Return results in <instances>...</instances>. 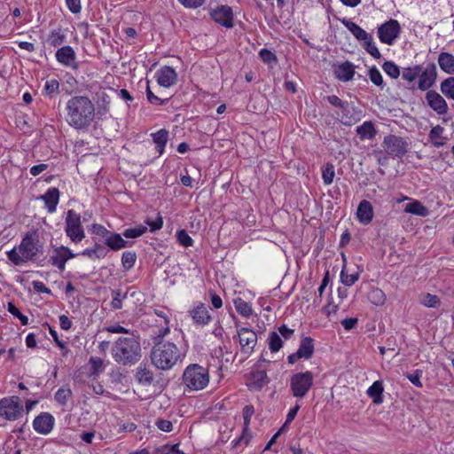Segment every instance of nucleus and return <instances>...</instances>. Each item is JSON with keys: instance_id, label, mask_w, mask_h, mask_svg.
<instances>
[{"instance_id": "1", "label": "nucleus", "mask_w": 454, "mask_h": 454, "mask_svg": "<svg viewBox=\"0 0 454 454\" xmlns=\"http://www.w3.org/2000/svg\"><path fill=\"white\" fill-rule=\"evenodd\" d=\"M67 112L68 124L75 129H83L93 121L95 107L88 97L74 96L67 101Z\"/></svg>"}, {"instance_id": "2", "label": "nucleus", "mask_w": 454, "mask_h": 454, "mask_svg": "<svg viewBox=\"0 0 454 454\" xmlns=\"http://www.w3.org/2000/svg\"><path fill=\"white\" fill-rule=\"evenodd\" d=\"M42 249L37 231L32 230L26 233L18 247H13L6 254L14 265L20 266L29 261H35Z\"/></svg>"}, {"instance_id": "3", "label": "nucleus", "mask_w": 454, "mask_h": 454, "mask_svg": "<svg viewBox=\"0 0 454 454\" xmlns=\"http://www.w3.org/2000/svg\"><path fill=\"white\" fill-rule=\"evenodd\" d=\"M114 360L121 365L137 363L142 356L140 342L134 337L118 338L111 348Z\"/></svg>"}, {"instance_id": "4", "label": "nucleus", "mask_w": 454, "mask_h": 454, "mask_svg": "<svg viewBox=\"0 0 454 454\" xmlns=\"http://www.w3.org/2000/svg\"><path fill=\"white\" fill-rule=\"evenodd\" d=\"M150 357L152 364L158 369L169 370L180 358V351L173 342L158 341L153 347Z\"/></svg>"}, {"instance_id": "5", "label": "nucleus", "mask_w": 454, "mask_h": 454, "mask_svg": "<svg viewBox=\"0 0 454 454\" xmlns=\"http://www.w3.org/2000/svg\"><path fill=\"white\" fill-rule=\"evenodd\" d=\"M182 378L184 384L191 390L204 389L209 382L208 370L197 364L188 365Z\"/></svg>"}, {"instance_id": "6", "label": "nucleus", "mask_w": 454, "mask_h": 454, "mask_svg": "<svg viewBox=\"0 0 454 454\" xmlns=\"http://www.w3.org/2000/svg\"><path fill=\"white\" fill-rule=\"evenodd\" d=\"M314 375L311 372L294 373L290 379V388L294 397L303 398L313 385Z\"/></svg>"}, {"instance_id": "7", "label": "nucleus", "mask_w": 454, "mask_h": 454, "mask_svg": "<svg viewBox=\"0 0 454 454\" xmlns=\"http://www.w3.org/2000/svg\"><path fill=\"white\" fill-rule=\"evenodd\" d=\"M65 231L74 243L81 242L85 237L81 215L73 209H69L67 213Z\"/></svg>"}, {"instance_id": "8", "label": "nucleus", "mask_w": 454, "mask_h": 454, "mask_svg": "<svg viewBox=\"0 0 454 454\" xmlns=\"http://www.w3.org/2000/svg\"><path fill=\"white\" fill-rule=\"evenodd\" d=\"M23 411V405L19 396L13 395L0 400V417L7 420L18 419L21 417Z\"/></svg>"}, {"instance_id": "9", "label": "nucleus", "mask_w": 454, "mask_h": 454, "mask_svg": "<svg viewBox=\"0 0 454 454\" xmlns=\"http://www.w3.org/2000/svg\"><path fill=\"white\" fill-rule=\"evenodd\" d=\"M382 145L388 155L396 158H403L409 148V144L405 139L395 135L385 137Z\"/></svg>"}, {"instance_id": "10", "label": "nucleus", "mask_w": 454, "mask_h": 454, "mask_svg": "<svg viewBox=\"0 0 454 454\" xmlns=\"http://www.w3.org/2000/svg\"><path fill=\"white\" fill-rule=\"evenodd\" d=\"M401 27L396 20H389L378 27L380 40L386 44L392 45L399 36Z\"/></svg>"}, {"instance_id": "11", "label": "nucleus", "mask_w": 454, "mask_h": 454, "mask_svg": "<svg viewBox=\"0 0 454 454\" xmlns=\"http://www.w3.org/2000/svg\"><path fill=\"white\" fill-rule=\"evenodd\" d=\"M76 255L67 247L60 246L53 248L50 261L53 266L58 267L60 271H63L66 268V262Z\"/></svg>"}, {"instance_id": "12", "label": "nucleus", "mask_w": 454, "mask_h": 454, "mask_svg": "<svg viewBox=\"0 0 454 454\" xmlns=\"http://www.w3.org/2000/svg\"><path fill=\"white\" fill-rule=\"evenodd\" d=\"M238 336L241 351L247 355L252 353L257 342L256 333L249 328L243 327L238 331Z\"/></svg>"}, {"instance_id": "13", "label": "nucleus", "mask_w": 454, "mask_h": 454, "mask_svg": "<svg viewBox=\"0 0 454 454\" xmlns=\"http://www.w3.org/2000/svg\"><path fill=\"white\" fill-rule=\"evenodd\" d=\"M437 77L436 66L434 63H428L427 67L422 69L419 75V85L418 88L420 90H427L435 82Z\"/></svg>"}, {"instance_id": "14", "label": "nucleus", "mask_w": 454, "mask_h": 454, "mask_svg": "<svg viewBox=\"0 0 454 454\" xmlns=\"http://www.w3.org/2000/svg\"><path fill=\"white\" fill-rule=\"evenodd\" d=\"M211 18L222 26L231 28L233 27V12L230 6L221 5L210 12Z\"/></svg>"}, {"instance_id": "15", "label": "nucleus", "mask_w": 454, "mask_h": 454, "mask_svg": "<svg viewBox=\"0 0 454 454\" xmlns=\"http://www.w3.org/2000/svg\"><path fill=\"white\" fill-rule=\"evenodd\" d=\"M56 59L59 63L65 67H71L73 69L78 68L76 62V54L74 50L69 46H62L55 53Z\"/></svg>"}, {"instance_id": "16", "label": "nucleus", "mask_w": 454, "mask_h": 454, "mask_svg": "<svg viewBox=\"0 0 454 454\" xmlns=\"http://www.w3.org/2000/svg\"><path fill=\"white\" fill-rule=\"evenodd\" d=\"M340 112L337 113L340 116V121L344 124L350 126L357 120H359L360 112H357L352 103L344 101L341 106L339 107Z\"/></svg>"}, {"instance_id": "17", "label": "nucleus", "mask_w": 454, "mask_h": 454, "mask_svg": "<svg viewBox=\"0 0 454 454\" xmlns=\"http://www.w3.org/2000/svg\"><path fill=\"white\" fill-rule=\"evenodd\" d=\"M54 426V418L48 412H42L33 421L34 429L42 434H49Z\"/></svg>"}, {"instance_id": "18", "label": "nucleus", "mask_w": 454, "mask_h": 454, "mask_svg": "<svg viewBox=\"0 0 454 454\" xmlns=\"http://www.w3.org/2000/svg\"><path fill=\"white\" fill-rule=\"evenodd\" d=\"M427 105L438 114H445L448 112V105L445 99L436 91L428 90L426 94Z\"/></svg>"}, {"instance_id": "19", "label": "nucleus", "mask_w": 454, "mask_h": 454, "mask_svg": "<svg viewBox=\"0 0 454 454\" xmlns=\"http://www.w3.org/2000/svg\"><path fill=\"white\" fill-rule=\"evenodd\" d=\"M189 313L196 325H206L211 321L208 309L204 303L200 302Z\"/></svg>"}, {"instance_id": "20", "label": "nucleus", "mask_w": 454, "mask_h": 454, "mask_svg": "<svg viewBox=\"0 0 454 454\" xmlns=\"http://www.w3.org/2000/svg\"><path fill=\"white\" fill-rule=\"evenodd\" d=\"M176 73L171 67L165 66L157 72V82L160 86L168 88L176 82Z\"/></svg>"}, {"instance_id": "21", "label": "nucleus", "mask_w": 454, "mask_h": 454, "mask_svg": "<svg viewBox=\"0 0 454 454\" xmlns=\"http://www.w3.org/2000/svg\"><path fill=\"white\" fill-rule=\"evenodd\" d=\"M59 191L58 188H50L40 199L44 202L49 213H54L59 200Z\"/></svg>"}, {"instance_id": "22", "label": "nucleus", "mask_w": 454, "mask_h": 454, "mask_svg": "<svg viewBox=\"0 0 454 454\" xmlns=\"http://www.w3.org/2000/svg\"><path fill=\"white\" fill-rule=\"evenodd\" d=\"M356 216L358 221L363 224H368L373 217V208L370 201L362 200L357 207Z\"/></svg>"}, {"instance_id": "23", "label": "nucleus", "mask_w": 454, "mask_h": 454, "mask_svg": "<svg viewBox=\"0 0 454 454\" xmlns=\"http://www.w3.org/2000/svg\"><path fill=\"white\" fill-rule=\"evenodd\" d=\"M248 387L259 391L269 383V378L265 371L252 372L249 378Z\"/></svg>"}, {"instance_id": "24", "label": "nucleus", "mask_w": 454, "mask_h": 454, "mask_svg": "<svg viewBox=\"0 0 454 454\" xmlns=\"http://www.w3.org/2000/svg\"><path fill=\"white\" fill-rule=\"evenodd\" d=\"M334 74L340 81L348 82L354 77L355 67L351 62L345 61L335 67Z\"/></svg>"}, {"instance_id": "25", "label": "nucleus", "mask_w": 454, "mask_h": 454, "mask_svg": "<svg viewBox=\"0 0 454 454\" xmlns=\"http://www.w3.org/2000/svg\"><path fill=\"white\" fill-rule=\"evenodd\" d=\"M342 24L356 37V40L364 42V40L370 39L371 35L355 22L348 20H343Z\"/></svg>"}, {"instance_id": "26", "label": "nucleus", "mask_w": 454, "mask_h": 454, "mask_svg": "<svg viewBox=\"0 0 454 454\" xmlns=\"http://www.w3.org/2000/svg\"><path fill=\"white\" fill-rule=\"evenodd\" d=\"M440 68L449 74H454V56L449 52H442L438 56Z\"/></svg>"}, {"instance_id": "27", "label": "nucleus", "mask_w": 454, "mask_h": 454, "mask_svg": "<svg viewBox=\"0 0 454 454\" xmlns=\"http://www.w3.org/2000/svg\"><path fill=\"white\" fill-rule=\"evenodd\" d=\"M314 340L310 337H304L301 339L299 348L297 350L298 355L304 359H309L314 353Z\"/></svg>"}, {"instance_id": "28", "label": "nucleus", "mask_w": 454, "mask_h": 454, "mask_svg": "<svg viewBox=\"0 0 454 454\" xmlns=\"http://www.w3.org/2000/svg\"><path fill=\"white\" fill-rule=\"evenodd\" d=\"M105 244L112 250H119L128 246V241L118 233L110 232L105 240Z\"/></svg>"}, {"instance_id": "29", "label": "nucleus", "mask_w": 454, "mask_h": 454, "mask_svg": "<svg viewBox=\"0 0 454 454\" xmlns=\"http://www.w3.org/2000/svg\"><path fill=\"white\" fill-rule=\"evenodd\" d=\"M383 390L382 382L377 380L367 389V395L372 399L373 403L380 404L383 402Z\"/></svg>"}, {"instance_id": "30", "label": "nucleus", "mask_w": 454, "mask_h": 454, "mask_svg": "<svg viewBox=\"0 0 454 454\" xmlns=\"http://www.w3.org/2000/svg\"><path fill=\"white\" fill-rule=\"evenodd\" d=\"M356 133L361 140L374 138L377 131L372 121H364L361 126L356 128Z\"/></svg>"}, {"instance_id": "31", "label": "nucleus", "mask_w": 454, "mask_h": 454, "mask_svg": "<svg viewBox=\"0 0 454 454\" xmlns=\"http://www.w3.org/2000/svg\"><path fill=\"white\" fill-rule=\"evenodd\" d=\"M136 380L139 384L149 386L153 381V373L146 367L139 366L137 368L135 374Z\"/></svg>"}, {"instance_id": "32", "label": "nucleus", "mask_w": 454, "mask_h": 454, "mask_svg": "<svg viewBox=\"0 0 454 454\" xmlns=\"http://www.w3.org/2000/svg\"><path fill=\"white\" fill-rule=\"evenodd\" d=\"M404 211L419 216H427L429 214L428 208L418 200L407 203Z\"/></svg>"}, {"instance_id": "33", "label": "nucleus", "mask_w": 454, "mask_h": 454, "mask_svg": "<svg viewBox=\"0 0 454 454\" xmlns=\"http://www.w3.org/2000/svg\"><path fill=\"white\" fill-rule=\"evenodd\" d=\"M153 143L156 145V149L159 154H162L165 145L168 142V132L166 129H160L156 133L152 134Z\"/></svg>"}, {"instance_id": "34", "label": "nucleus", "mask_w": 454, "mask_h": 454, "mask_svg": "<svg viewBox=\"0 0 454 454\" xmlns=\"http://www.w3.org/2000/svg\"><path fill=\"white\" fill-rule=\"evenodd\" d=\"M368 300L376 306H382L386 301V294L381 289L372 287L368 293Z\"/></svg>"}, {"instance_id": "35", "label": "nucleus", "mask_w": 454, "mask_h": 454, "mask_svg": "<svg viewBox=\"0 0 454 454\" xmlns=\"http://www.w3.org/2000/svg\"><path fill=\"white\" fill-rule=\"evenodd\" d=\"M66 42V35L61 28L54 29L48 36V43L53 46L58 47Z\"/></svg>"}, {"instance_id": "36", "label": "nucleus", "mask_w": 454, "mask_h": 454, "mask_svg": "<svg viewBox=\"0 0 454 454\" xmlns=\"http://www.w3.org/2000/svg\"><path fill=\"white\" fill-rule=\"evenodd\" d=\"M421 72V66L416 65L414 67H409L403 69L402 77L403 80L412 82L417 77H419Z\"/></svg>"}, {"instance_id": "37", "label": "nucleus", "mask_w": 454, "mask_h": 454, "mask_svg": "<svg viewBox=\"0 0 454 454\" xmlns=\"http://www.w3.org/2000/svg\"><path fill=\"white\" fill-rule=\"evenodd\" d=\"M234 305L236 310L243 317H248L252 315L253 310L251 305L243 299H235Z\"/></svg>"}, {"instance_id": "38", "label": "nucleus", "mask_w": 454, "mask_h": 454, "mask_svg": "<svg viewBox=\"0 0 454 454\" xmlns=\"http://www.w3.org/2000/svg\"><path fill=\"white\" fill-rule=\"evenodd\" d=\"M72 395V390L69 387H61L56 392L54 399L58 403L65 406Z\"/></svg>"}, {"instance_id": "39", "label": "nucleus", "mask_w": 454, "mask_h": 454, "mask_svg": "<svg viewBox=\"0 0 454 454\" xmlns=\"http://www.w3.org/2000/svg\"><path fill=\"white\" fill-rule=\"evenodd\" d=\"M137 260V254L133 251H126L121 255V264L125 270L133 268Z\"/></svg>"}, {"instance_id": "40", "label": "nucleus", "mask_w": 454, "mask_h": 454, "mask_svg": "<svg viewBox=\"0 0 454 454\" xmlns=\"http://www.w3.org/2000/svg\"><path fill=\"white\" fill-rule=\"evenodd\" d=\"M441 90L447 98L454 100V77H449L442 82Z\"/></svg>"}, {"instance_id": "41", "label": "nucleus", "mask_w": 454, "mask_h": 454, "mask_svg": "<svg viewBox=\"0 0 454 454\" xmlns=\"http://www.w3.org/2000/svg\"><path fill=\"white\" fill-rule=\"evenodd\" d=\"M359 278V273H352L348 274L346 270V265L343 266L341 272H340V280L341 283L346 286H351L355 284L356 281H357Z\"/></svg>"}, {"instance_id": "42", "label": "nucleus", "mask_w": 454, "mask_h": 454, "mask_svg": "<svg viewBox=\"0 0 454 454\" xmlns=\"http://www.w3.org/2000/svg\"><path fill=\"white\" fill-rule=\"evenodd\" d=\"M382 69L393 79L398 78L401 74L399 67L390 60H387L383 63Z\"/></svg>"}, {"instance_id": "43", "label": "nucleus", "mask_w": 454, "mask_h": 454, "mask_svg": "<svg viewBox=\"0 0 454 454\" xmlns=\"http://www.w3.org/2000/svg\"><path fill=\"white\" fill-rule=\"evenodd\" d=\"M420 302L428 308H438L441 305V301L437 295L426 294L420 298Z\"/></svg>"}, {"instance_id": "44", "label": "nucleus", "mask_w": 454, "mask_h": 454, "mask_svg": "<svg viewBox=\"0 0 454 454\" xmlns=\"http://www.w3.org/2000/svg\"><path fill=\"white\" fill-rule=\"evenodd\" d=\"M269 348L271 352H278L283 346V341L276 332H271L268 338Z\"/></svg>"}, {"instance_id": "45", "label": "nucleus", "mask_w": 454, "mask_h": 454, "mask_svg": "<svg viewBox=\"0 0 454 454\" xmlns=\"http://www.w3.org/2000/svg\"><path fill=\"white\" fill-rule=\"evenodd\" d=\"M363 46L365 49V51L374 59L381 58V54L378 48L376 47L372 35H370V39L364 40L363 42Z\"/></svg>"}, {"instance_id": "46", "label": "nucleus", "mask_w": 454, "mask_h": 454, "mask_svg": "<svg viewBox=\"0 0 454 454\" xmlns=\"http://www.w3.org/2000/svg\"><path fill=\"white\" fill-rule=\"evenodd\" d=\"M59 82L56 79L46 81L44 91L50 98H54L59 93Z\"/></svg>"}, {"instance_id": "47", "label": "nucleus", "mask_w": 454, "mask_h": 454, "mask_svg": "<svg viewBox=\"0 0 454 454\" xmlns=\"http://www.w3.org/2000/svg\"><path fill=\"white\" fill-rule=\"evenodd\" d=\"M259 57L264 63L268 65L277 64L278 62L276 54L268 49H262L259 51Z\"/></svg>"}, {"instance_id": "48", "label": "nucleus", "mask_w": 454, "mask_h": 454, "mask_svg": "<svg viewBox=\"0 0 454 454\" xmlns=\"http://www.w3.org/2000/svg\"><path fill=\"white\" fill-rule=\"evenodd\" d=\"M146 98H147V100L153 104V105H155V106H162V105H165L168 101V98H161L160 97H157L155 96L151 89H150V86H149V82H147V87H146Z\"/></svg>"}, {"instance_id": "49", "label": "nucleus", "mask_w": 454, "mask_h": 454, "mask_svg": "<svg viewBox=\"0 0 454 454\" xmlns=\"http://www.w3.org/2000/svg\"><path fill=\"white\" fill-rule=\"evenodd\" d=\"M147 228L145 226H138L136 228H129L126 229L122 235L127 239H135L142 236L145 231Z\"/></svg>"}, {"instance_id": "50", "label": "nucleus", "mask_w": 454, "mask_h": 454, "mask_svg": "<svg viewBox=\"0 0 454 454\" xmlns=\"http://www.w3.org/2000/svg\"><path fill=\"white\" fill-rule=\"evenodd\" d=\"M369 77H370L371 82L374 85L379 86V87L383 86V83H384L383 78H382L380 72L379 71V69L377 67H372L369 69Z\"/></svg>"}, {"instance_id": "51", "label": "nucleus", "mask_w": 454, "mask_h": 454, "mask_svg": "<svg viewBox=\"0 0 454 454\" xmlns=\"http://www.w3.org/2000/svg\"><path fill=\"white\" fill-rule=\"evenodd\" d=\"M254 408L253 405H246L243 408L242 415H243V419H244L245 433H247V431L249 428L250 419H251L252 416L254 415Z\"/></svg>"}, {"instance_id": "52", "label": "nucleus", "mask_w": 454, "mask_h": 454, "mask_svg": "<svg viewBox=\"0 0 454 454\" xmlns=\"http://www.w3.org/2000/svg\"><path fill=\"white\" fill-rule=\"evenodd\" d=\"M176 238L178 242L185 247H189L193 245L192 239L189 236L185 230L178 231L176 232Z\"/></svg>"}, {"instance_id": "53", "label": "nucleus", "mask_w": 454, "mask_h": 454, "mask_svg": "<svg viewBox=\"0 0 454 454\" xmlns=\"http://www.w3.org/2000/svg\"><path fill=\"white\" fill-rule=\"evenodd\" d=\"M90 364L91 367V374L97 375L104 370V361L100 357H90Z\"/></svg>"}, {"instance_id": "54", "label": "nucleus", "mask_w": 454, "mask_h": 454, "mask_svg": "<svg viewBox=\"0 0 454 454\" xmlns=\"http://www.w3.org/2000/svg\"><path fill=\"white\" fill-rule=\"evenodd\" d=\"M335 176L334 167L333 164H327L323 170V180L327 185L331 184Z\"/></svg>"}, {"instance_id": "55", "label": "nucleus", "mask_w": 454, "mask_h": 454, "mask_svg": "<svg viewBox=\"0 0 454 454\" xmlns=\"http://www.w3.org/2000/svg\"><path fill=\"white\" fill-rule=\"evenodd\" d=\"M91 231L93 234L98 235L105 239L107 238V236L110 234L111 231H109L107 229H106L103 225L94 223L91 227Z\"/></svg>"}, {"instance_id": "56", "label": "nucleus", "mask_w": 454, "mask_h": 454, "mask_svg": "<svg viewBox=\"0 0 454 454\" xmlns=\"http://www.w3.org/2000/svg\"><path fill=\"white\" fill-rule=\"evenodd\" d=\"M422 375V371L416 370L413 373L407 374L406 377L408 380L416 387H421L422 382L420 381V377Z\"/></svg>"}, {"instance_id": "57", "label": "nucleus", "mask_w": 454, "mask_h": 454, "mask_svg": "<svg viewBox=\"0 0 454 454\" xmlns=\"http://www.w3.org/2000/svg\"><path fill=\"white\" fill-rule=\"evenodd\" d=\"M66 4L72 13L77 14L81 12V0H66Z\"/></svg>"}, {"instance_id": "58", "label": "nucleus", "mask_w": 454, "mask_h": 454, "mask_svg": "<svg viewBox=\"0 0 454 454\" xmlns=\"http://www.w3.org/2000/svg\"><path fill=\"white\" fill-rule=\"evenodd\" d=\"M156 426L163 432H170L173 429L172 422L167 419H158L156 421Z\"/></svg>"}, {"instance_id": "59", "label": "nucleus", "mask_w": 454, "mask_h": 454, "mask_svg": "<svg viewBox=\"0 0 454 454\" xmlns=\"http://www.w3.org/2000/svg\"><path fill=\"white\" fill-rule=\"evenodd\" d=\"M177 449V444L174 445H163L161 447L157 448L153 454H171L174 450Z\"/></svg>"}, {"instance_id": "60", "label": "nucleus", "mask_w": 454, "mask_h": 454, "mask_svg": "<svg viewBox=\"0 0 454 454\" xmlns=\"http://www.w3.org/2000/svg\"><path fill=\"white\" fill-rule=\"evenodd\" d=\"M146 223L151 227L152 231H155L157 230L161 229L163 225V221L161 216L158 215V217L154 221L147 220Z\"/></svg>"}, {"instance_id": "61", "label": "nucleus", "mask_w": 454, "mask_h": 454, "mask_svg": "<svg viewBox=\"0 0 454 454\" xmlns=\"http://www.w3.org/2000/svg\"><path fill=\"white\" fill-rule=\"evenodd\" d=\"M443 128L440 125L434 127L429 132V137L431 141L437 140L442 137Z\"/></svg>"}, {"instance_id": "62", "label": "nucleus", "mask_w": 454, "mask_h": 454, "mask_svg": "<svg viewBox=\"0 0 454 454\" xmlns=\"http://www.w3.org/2000/svg\"><path fill=\"white\" fill-rule=\"evenodd\" d=\"M184 6L188 8H197L201 6L205 0H178Z\"/></svg>"}, {"instance_id": "63", "label": "nucleus", "mask_w": 454, "mask_h": 454, "mask_svg": "<svg viewBox=\"0 0 454 454\" xmlns=\"http://www.w3.org/2000/svg\"><path fill=\"white\" fill-rule=\"evenodd\" d=\"M300 409V406L299 405H295L294 408H292L287 416H286V422L284 423V425L282 427H284V429L286 427V426L288 424H290L295 418V416L297 415V412Z\"/></svg>"}, {"instance_id": "64", "label": "nucleus", "mask_w": 454, "mask_h": 454, "mask_svg": "<svg viewBox=\"0 0 454 454\" xmlns=\"http://www.w3.org/2000/svg\"><path fill=\"white\" fill-rule=\"evenodd\" d=\"M278 333L286 339L288 340L294 334V330L288 328L286 325H282L278 327Z\"/></svg>"}]
</instances>
